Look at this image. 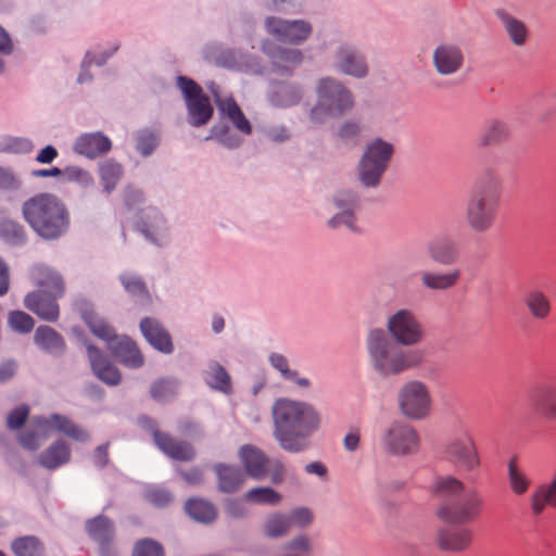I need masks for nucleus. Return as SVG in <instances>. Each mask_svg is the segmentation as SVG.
I'll return each instance as SVG.
<instances>
[{"instance_id":"obj_60","label":"nucleus","mask_w":556,"mask_h":556,"mask_svg":"<svg viewBox=\"0 0 556 556\" xmlns=\"http://www.w3.org/2000/svg\"><path fill=\"white\" fill-rule=\"evenodd\" d=\"M290 526L298 525L301 528L308 526L313 521V514L308 508L300 507L291 511L288 516Z\"/></svg>"},{"instance_id":"obj_43","label":"nucleus","mask_w":556,"mask_h":556,"mask_svg":"<svg viewBox=\"0 0 556 556\" xmlns=\"http://www.w3.org/2000/svg\"><path fill=\"white\" fill-rule=\"evenodd\" d=\"M533 407L541 417L547 420H556V391L552 388L542 390L535 396Z\"/></svg>"},{"instance_id":"obj_63","label":"nucleus","mask_w":556,"mask_h":556,"mask_svg":"<svg viewBox=\"0 0 556 556\" xmlns=\"http://www.w3.org/2000/svg\"><path fill=\"white\" fill-rule=\"evenodd\" d=\"M266 137L273 142H283L290 138V132L285 126H273L266 130Z\"/></svg>"},{"instance_id":"obj_31","label":"nucleus","mask_w":556,"mask_h":556,"mask_svg":"<svg viewBox=\"0 0 556 556\" xmlns=\"http://www.w3.org/2000/svg\"><path fill=\"white\" fill-rule=\"evenodd\" d=\"M111 146L110 139L100 132L85 134L77 138L74 150L81 155L93 159L110 151Z\"/></svg>"},{"instance_id":"obj_22","label":"nucleus","mask_w":556,"mask_h":556,"mask_svg":"<svg viewBox=\"0 0 556 556\" xmlns=\"http://www.w3.org/2000/svg\"><path fill=\"white\" fill-rule=\"evenodd\" d=\"M245 473L254 479H262L269 470V458L253 445H243L239 452Z\"/></svg>"},{"instance_id":"obj_41","label":"nucleus","mask_w":556,"mask_h":556,"mask_svg":"<svg viewBox=\"0 0 556 556\" xmlns=\"http://www.w3.org/2000/svg\"><path fill=\"white\" fill-rule=\"evenodd\" d=\"M34 340L40 349L50 353H60L65 348L63 338L48 326L38 327Z\"/></svg>"},{"instance_id":"obj_4","label":"nucleus","mask_w":556,"mask_h":556,"mask_svg":"<svg viewBox=\"0 0 556 556\" xmlns=\"http://www.w3.org/2000/svg\"><path fill=\"white\" fill-rule=\"evenodd\" d=\"M22 215L34 232L45 240H56L70 227V212L65 203L50 192L37 193L22 205Z\"/></svg>"},{"instance_id":"obj_15","label":"nucleus","mask_w":556,"mask_h":556,"mask_svg":"<svg viewBox=\"0 0 556 556\" xmlns=\"http://www.w3.org/2000/svg\"><path fill=\"white\" fill-rule=\"evenodd\" d=\"M419 435L416 429L405 422H393L383 435V444L387 451L393 455H408L419 448Z\"/></svg>"},{"instance_id":"obj_45","label":"nucleus","mask_w":556,"mask_h":556,"mask_svg":"<svg viewBox=\"0 0 556 556\" xmlns=\"http://www.w3.org/2000/svg\"><path fill=\"white\" fill-rule=\"evenodd\" d=\"M179 382L174 378H162L154 381L150 388V394L154 401L167 402L178 393Z\"/></svg>"},{"instance_id":"obj_12","label":"nucleus","mask_w":556,"mask_h":556,"mask_svg":"<svg viewBox=\"0 0 556 556\" xmlns=\"http://www.w3.org/2000/svg\"><path fill=\"white\" fill-rule=\"evenodd\" d=\"M387 330L393 341L402 346H415L425 338L420 320L408 308H401L393 313L387 320Z\"/></svg>"},{"instance_id":"obj_32","label":"nucleus","mask_w":556,"mask_h":556,"mask_svg":"<svg viewBox=\"0 0 556 556\" xmlns=\"http://www.w3.org/2000/svg\"><path fill=\"white\" fill-rule=\"evenodd\" d=\"M218 490L223 493H235L245 481L244 472L237 466L217 464L214 466Z\"/></svg>"},{"instance_id":"obj_35","label":"nucleus","mask_w":556,"mask_h":556,"mask_svg":"<svg viewBox=\"0 0 556 556\" xmlns=\"http://www.w3.org/2000/svg\"><path fill=\"white\" fill-rule=\"evenodd\" d=\"M277 72L291 73L303 61V54L298 49H276L267 52Z\"/></svg>"},{"instance_id":"obj_55","label":"nucleus","mask_w":556,"mask_h":556,"mask_svg":"<svg viewBox=\"0 0 556 556\" xmlns=\"http://www.w3.org/2000/svg\"><path fill=\"white\" fill-rule=\"evenodd\" d=\"M211 137L217 139L222 144L228 148H237L241 143V139L235 137L230 134V130L227 126H215L211 130Z\"/></svg>"},{"instance_id":"obj_6","label":"nucleus","mask_w":556,"mask_h":556,"mask_svg":"<svg viewBox=\"0 0 556 556\" xmlns=\"http://www.w3.org/2000/svg\"><path fill=\"white\" fill-rule=\"evenodd\" d=\"M81 317L90 331L108 343L111 353L125 366L138 368L143 364V356L137 344L127 337H117L114 328L92 308L81 309Z\"/></svg>"},{"instance_id":"obj_36","label":"nucleus","mask_w":556,"mask_h":556,"mask_svg":"<svg viewBox=\"0 0 556 556\" xmlns=\"http://www.w3.org/2000/svg\"><path fill=\"white\" fill-rule=\"evenodd\" d=\"M71 451L64 441H56L39 455V464L48 469H55L70 460Z\"/></svg>"},{"instance_id":"obj_1","label":"nucleus","mask_w":556,"mask_h":556,"mask_svg":"<svg viewBox=\"0 0 556 556\" xmlns=\"http://www.w3.org/2000/svg\"><path fill=\"white\" fill-rule=\"evenodd\" d=\"M273 435L280 447L290 453L303 452L308 447V438L320 426L316 408L302 401L278 399L271 407Z\"/></svg>"},{"instance_id":"obj_47","label":"nucleus","mask_w":556,"mask_h":556,"mask_svg":"<svg viewBox=\"0 0 556 556\" xmlns=\"http://www.w3.org/2000/svg\"><path fill=\"white\" fill-rule=\"evenodd\" d=\"M300 100L301 92L299 88L294 86H281L270 97L271 103L279 108H288L298 104Z\"/></svg>"},{"instance_id":"obj_2","label":"nucleus","mask_w":556,"mask_h":556,"mask_svg":"<svg viewBox=\"0 0 556 556\" xmlns=\"http://www.w3.org/2000/svg\"><path fill=\"white\" fill-rule=\"evenodd\" d=\"M366 350L371 368L383 378L417 368L425 359L422 350L400 348L381 328H374L368 332Z\"/></svg>"},{"instance_id":"obj_23","label":"nucleus","mask_w":556,"mask_h":556,"mask_svg":"<svg viewBox=\"0 0 556 556\" xmlns=\"http://www.w3.org/2000/svg\"><path fill=\"white\" fill-rule=\"evenodd\" d=\"M87 353L94 375L104 383L117 386L121 382V372L108 358L92 344H87Z\"/></svg>"},{"instance_id":"obj_20","label":"nucleus","mask_w":556,"mask_h":556,"mask_svg":"<svg viewBox=\"0 0 556 556\" xmlns=\"http://www.w3.org/2000/svg\"><path fill=\"white\" fill-rule=\"evenodd\" d=\"M426 251L432 262L445 266L457 263L460 257L458 244L448 236L432 238L427 242Z\"/></svg>"},{"instance_id":"obj_62","label":"nucleus","mask_w":556,"mask_h":556,"mask_svg":"<svg viewBox=\"0 0 556 556\" xmlns=\"http://www.w3.org/2000/svg\"><path fill=\"white\" fill-rule=\"evenodd\" d=\"M4 150L14 153H24L31 150V142L27 139L12 138L7 142Z\"/></svg>"},{"instance_id":"obj_46","label":"nucleus","mask_w":556,"mask_h":556,"mask_svg":"<svg viewBox=\"0 0 556 556\" xmlns=\"http://www.w3.org/2000/svg\"><path fill=\"white\" fill-rule=\"evenodd\" d=\"M11 548L16 556H45L41 542L35 536H23L12 542Z\"/></svg>"},{"instance_id":"obj_16","label":"nucleus","mask_w":556,"mask_h":556,"mask_svg":"<svg viewBox=\"0 0 556 556\" xmlns=\"http://www.w3.org/2000/svg\"><path fill=\"white\" fill-rule=\"evenodd\" d=\"M267 31L279 41L300 45L312 34V25L303 20L288 21L278 17L266 20Z\"/></svg>"},{"instance_id":"obj_57","label":"nucleus","mask_w":556,"mask_h":556,"mask_svg":"<svg viewBox=\"0 0 556 556\" xmlns=\"http://www.w3.org/2000/svg\"><path fill=\"white\" fill-rule=\"evenodd\" d=\"M63 177L68 181H75L81 186H89L92 184V177L90 174L79 167H66L63 169Z\"/></svg>"},{"instance_id":"obj_52","label":"nucleus","mask_w":556,"mask_h":556,"mask_svg":"<svg viewBox=\"0 0 556 556\" xmlns=\"http://www.w3.org/2000/svg\"><path fill=\"white\" fill-rule=\"evenodd\" d=\"M9 325L17 332L27 333L34 328V319L24 312L15 311L9 315Z\"/></svg>"},{"instance_id":"obj_54","label":"nucleus","mask_w":556,"mask_h":556,"mask_svg":"<svg viewBox=\"0 0 556 556\" xmlns=\"http://www.w3.org/2000/svg\"><path fill=\"white\" fill-rule=\"evenodd\" d=\"M121 281H122L123 286L125 287V289L130 294L138 295V296L148 295L146 285L141 280V278H139L135 275L125 274V275L121 276Z\"/></svg>"},{"instance_id":"obj_17","label":"nucleus","mask_w":556,"mask_h":556,"mask_svg":"<svg viewBox=\"0 0 556 556\" xmlns=\"http://www.w3.org/2000/svg\"><path fill=\"white\" fill-rule=\"evenodd\" d=\"M333 204L338 212L329 219V227L338 228L345 226L352 231H359V227L357 226V213L359 211L358 197L350 190H342L334 195Z\"/></svg>"},{"instance_id":"obj_59","label":"nucleus","mask_w":556,"mask_h":556,"mask_svg":"<svg viewBox=\"0 0 556 556\" xmlns=\"http://www.w3.org/2000/svg\"><path fill=\"white\" fill-rule=\"evenodd\" d=\"M159 143L157 137L152 132H144L138 137L137 150L144 156L150 155Z\"/></svg>"},{"instance_id":"obj_50","label":"nucleus","mask_w":556,"mask_h":556,"mask_svg":"<svg viewBox=\"0 0 556 556\" xmlns=\"http://www.w3.org/2000/svg\"><path fill=\"white\" fill-rule=\"evenodd\" d=\"M290 529V520L288 516L274 514L265 522L264 531L269 538H280Z\"/></svg>"},{"instance_id":"obj_10","label":"nucleus","mask_w":556,"mask_h":556,"mask_svg":"<svg viewBox=\"0 0 556 556\" xmlns=\"http://www.w3.org/2000/svg\"><path fill=\"white\" fill-rule=\"evenodd\" d=\"M397 405L401 413L413 420H421L429 416L432 397L428 386L420 380L405 382L397 393Z\"/></svg>"},{"instance_id":"obj_42","label":"nucleus","mask_w":556,"mask_h":556,"mask_svg":"<svg viewBox=\"0 0 556 556\" xmlns=\"http://www.w3.org/2000/svg\"><path fill=\"white\" fill-rule=\"evenodd\" d=\"M498 16L511 42L518 47L523 46L528 38V29L525 23L504 12L500 13Z\"/></svg>"},{"instance_id":"obj_14","label":"nucleus","mask_w":556,"mask_h":556,"mask_svg":"<svg viewBox=\"0 0 556 556\" xmlns=\"http://www.w3.org/2000/svg\"><path fill=\"white\" fill-rule=\"evenodd\" d=\"M139 422L143 429L152 433L155 445L168 457L181 462H188L194 457L195 452L191 444L160 431L153 419L143 416L139 418Z\"/></svg>"},{"instance_id":"obj_3","label":"nucleus","mask_w":556,"mask_h":556,"mask_svg":"<svg viewBox=\"0 0 556 556\" xmlns=\"http://www.w3.org/2000/svg\"><path fill=\"white\" fill-rule=\"evenodd\" d=\"M502 194L501 179L493 170L484 172L473 184L464 213L466 225L472 232L484 233L495 225Z\"/></svg>"},{"instance_id":"obj_28","label":"nucleus","mask_w":556,"mask_h":556,"mask_svg":"<svg viewBox=\"0 0 556 556\" xmlns=\"http://www.w3.org/2000/svg\"><path fill=\"white\" fill-rule=\"evenodd\" d=\"M529 501L533 516L542 515L548 506L556 508V467L551 480L535 488Z\"/></svg>"},{"instance_id":"obj_38","label":"nucleus","mask_w":556,"mask_h":556,"mask_svg":"<svg viewBox=\"0 0 556 556\" xmlns=\"http://www.w3.org/2000/svg\"><path fill=\"white\" fill-rule=\"evenodd\" d=\"M507 480L511 492L517 496L525 495L532 483L531 478L519 467L517 457L510 458L507 464Z\"/></svg>"},{"instance_id":"obj_34","label":"nucleus","mask_w":556,"mask_h":556,"mask_svg":"<svg viewBox=\"0 0 556 556\" xmlns=\"http://www.w3.org/2000/svg\"><path fill=\"white\" fill-rule=\"evenodd\" d=\"M472 541V533L469 529H444L438 534V542L441 548L452 552H460L469 547Z\"/></svg>"},{"instance_id":"obj_13","label":"nucleus","mask_w":556,"mask_h":556,"mask_svg":"<svg viewBox=\"0 0 556 556\" xmlns=\"http://www.w3.org/2000/svg\"><path fill=\"white\" fill-rule=\"evenodd\" d=\"M177 86L182 92L190 125L200 127L207 124L214 110L202 88L186 76L177 77Z\"/></svg>"},{"instance_id":"obj_49","label":"nucleus","mask_w":556,"mask_h":556,"mask_svg":"<svg viewBox=\"0 0 556 556\" xmlns=\"http://www.w3.org/2000/svg\"><path fill=\"white\" fill-rule=\"evenodd\" d=\"M244 498L255 504L276 505L280 502L281 495L271 488H254L245 493Z\"/></svg>"},{"instance_id":"obj_9","label":"nucleus","mask_w":556,"mask_h":556,"mask_svg":"<svg viewBox=\"0 0 556 556\" xmlns=\"http://www.w3.org/2000/svg\"><path fill=\"white\" fill-rule=\"evenodd\" d=\"M393 153L392 143L381 138L370 141L358 163L359 181L368 188L377 187L389 167Z\"/></svg>"},{"instance_id":"obj_33","label":"nucleus","mask_w":556,"mask_h":556,"mask_svg":"<svg viewBox=\"0 0 556 556\" xmlns=\"http://www.w3.org/2000/svg\"><path fill=\"white\" fill-rule=\"evenodd\" d=\"M215 102L218 111L229 121L232 125L242 134L250 135L252 132V126L244 116L238 103L232 97L220 98L215 94Z\"/></svg>"},{"instance_id":"obj_11","label":"nucleus","mask_w":556,"mask_h":556,"mask_svg":"<svg viewBox=\"0 0 556 556\" xmlns=\"http://www.w3.org/2000/svg\"><path fill=\"white\" fill-rule=\"evenodd\" d=\"M482 505L481 496L476 491H470L452 501L440 503L437 516L447 523L465 525L480 516Z\"/></svg>"},{"instance_id":"obj_40","label":"nucleus","mask_w":556,"mask_h":556,"mask_svg":"<svg viewBox=\"0 0 556 556\" xmlns=\"http://www.w3.org/2000/svg\"><path fill=\"white\" fill-rule=\"evenodd\" d=\"M268 359L273 368H275L280 374L282 379L291 381L302 389H307L311 386L309 379L300 377L296 370L290 369L289 361L285 355L279 353H271Z\"/></svg>"},{"instance_id":"obj_48","label":"nucleus","mask_w":556,"mask_h":556,"mask_svg":"<svg viewBox=\"0 0 556 556\" xmlns=\"http://www.w3.org/2000/svg\"><path fill=\"white\" fill-rule=\"evenodd\" d=\"M122 175V166L114 161H106L100 166V177L108 192L115 188Z\"/></svg>"},{"instance_id":"obj_7","label":"nucleus","mask_w":556,"mask_h":556,"mask_svg":"<svg viewBox=\"0 0 556 556\" xmlns=\"http://www.w3.org/2000/svg\"><path fill=\"white\" fill-rule=\"evenodd\" d=\"M317 103L311 110V119L320 124L329 117H339L354 105L351 91L333 78H321L317 85Z\"/></svg>"},{"instance_id":"obj_5","label":"nucleus","mask_w":556,"mask_h":556,"mask_svg":"<svg viewBox=\"0 0 556 556\" xmlns=\"http://www.w3.org/2000/svg\"><path fill=\"white\" fill-rule=\"evenodd\" d=\"M36 279L45 290L28 293L24 299L25 307L41 319L54 321L60 314L56 298L64 294V281L58 273L42 266L36 268Z\"/></svg>"},{"instance_id":"obj_30","label":"nucleus","mask_w":556,"mask_h":556,"mask_svg":"<svg viewBox=\"0 0 556 556\" xmlns=\"http://www.w3.org/2000/svg\"><path fill=\"white\" fill-rule=\"evenodd\" d=\"M463 481L454 476H438L430 485V493L440 503L452 501L465 493Z\"/></svg>"},{"instance_id":"obj_51","label":"nucleus","mask_w":556,"mask_h":556,"mask_svg":"<svg viewBox=\"0 0 556 556\" xmlns=\"http://www.w3.org/2000/svg\"><path fill=\"white\" fill-rule=\"evenodd\" d=\"M132 556H165V553L159 542L152 539H142L136 542Z\"/></svg>"},{"instance_id":"obj_18","label":"nucleus","mask_w":556,"mask_h":556,"mask_svg":"<svg viewBox=\"0 0 556 556\" xmlns=\"http://www.w3.org/2000/svg\"><path fill=\"white\" fill-rule=\"evenodd\" d=\"M85 528L89 538L98 544L101 556H116V551L113 545L115 527L110 518L99 515L88 519Z\"/></svg>"},{"instance_id":"obj_37","label":"nucleus","mask_w":556,"mask_h":556,"mask_svg":"<svg viewBox=\"0 0 556 556\" xmlns=\"http://www.w3.org/2000/svg\"><path fill=\"white\" fill-rule=\"evenodd\" d=\"M185 510L193 520L202 523H211L217 517L215 506L199 497L189 498L185 504Z\"/></svg>"},{"instance_id":"obj_25","label":"nucleus","mask_w":556,"mask_h":556,"mask_svg":"<svg viewBox=\"0 0 556 556\" xmlns=\"http://www.w3.org/2000/svg\"><path fill=\"white\" fill-rule=\"evenodd\" d=\"M34 421L39 428L51 427L55 431L62 432L75 441L85 442L89 439V434L86 430L62 415L53 414L49 419L36 417Z\"/></svg>"},{"instance_id":"obj_56","label":"nucleus","mask_w":556,"mask_h":556,"mask_svg":"<svg viewBox=\"0 0 556 556\" xmlns=\"http://www.w3.org/2000/svg\"><path fill=\"white\" fill-rule=\"evenodd\" d=\"M361 130V125L357 122L348 121L338 129V137L345 142H356Z\"/></svg>"},{"instance_id":"obj_44","label":"nucleus","mask_w":556,"mask_h":556,"mask_svg":"<svg viewBox=\"0 0 556 556\" xmlns=\"http://www.w3.org/2000/svg\"><path fill=\"white\" fill-rule=\"evenodd\" d=\"M0 238L12 245H21L26 242L27 235L18 222L3 218L0 220Z\"/></svg>"},{"instance_id":"obj_39","label":"nucleus","mask_w":556,"mask_h":556,"mask_svg":"<svg viewBox=\"0 0 556 556\" xmlns=\"http://www.w3.org/2000/svg\"><path fill=\"white\" fill-rule=\"evenodd\" d=\"M207 386L214 390L229 394L232 389L231 378L226 369L217 362H211L204 374Z\"/></svg>"},{"instance_id":"obj_26","label":"nucleus","mask_w":556,"mask_h":556,"mask_svg":"<svg viewBox=\"0 0 556 556\" xmlns=\"http://www.w3.org/2000/svg\"><path fill=\"white\" fill-rule=\"evenodd\" d=\"M510 136V128L506 122L491 119L479 131L477 146L479 148L495 147L504 143Z\"/></svg>"},{"instance_id":"obj_58","label":"nucleus","mask_w":556,"mask_h":556,"mask_svg":"<svg viewBox=\"0 0 556 556\" xmlns=\"http://www.w3.org/2000/svg\"><path fill=\"white\" fill-rule=\"evenodd\" d=\"M29 414V408L27 405H21L13 409L7 418V425L10 429L15 430L20 429L26 421L27 416Z\"/></svg>"},{"instance_id":"obj_64","label":"nucleus","mask_w":556,"mask_h":556,"mask_svg":"<svg viewBox=\"0 0 556 556\" xmlns=\"http://www.w3.org/2000/svg\"><path fill=\"white\" fill-rule=\"evenodd\" d=\"M58 155L59 152L53 146H47L39 151L36 161L40 164H51Z\"/></svg>"},{"instance_id":"obj_61","label":"nucleus","mask_w":556,"mask_h":556,"mask_svg":"<svg viewBox=\"0 0 556 556\" xmlns=\"http://www.w3.org/2000/svg\"><path fill=\"white\" fill-rule=\"evenodd\" d=\"M20 185L18 178L12 170L0 167V190H16Z\"/></svg>"},{"instance_id":"obj_24","label":"nucleus","mask_w":556,"mask_h":556,"mask_svg":"<svg viewBox=\"0 0 556 556\" xmlns=\"http://www.w3.org/2000/svg\"><path fill=\"white\" fill-rule=\"evenodd\" d=\"M462 273L458 268H451L445 271L421 270L419 273L421 286L430 291H446L454 288Z\"/></svg>"},{"instance_id":"obj_29","label":"nucleus","mask_w":556,"mask_h":556,"mask_svg":"<svg viewBox=\"0 0 556 556\" xmlns=\"http://www.w3.org/2000/svg\"><path fill=\"white\" fill-rule=\"evenodd\" d=\"M523 305L529 315L538 321H545L552 314V301L541 289H531L523 295Z\"/></svg>"},{"instance_id":"obj_27","label":"nucleus","mask_w":556,"mask_h":556,"mask_svg":"<svg viewBox=\"0 0 556 556\" xmlns=\"http://www.w3.org/2000/svg\"><path fill=\"white\" fill-rule=\"evenodd\" d=\"M140 329L147 341L163 353H172L173 343L169 333L153 318H143Z\"/></svg>"},{"instance_id":"obj_53","label":"nucleus","mask_w":556,"mask_h":556,"mask_svg":"<svg viewBox=\"0 0 556 556\" xmlns=\"http://www.w3.org/2000/svg\"><path fill=\"white\" fill-rule=\"evenodd\" d=\"M146 500L156 507H166L173 502V495L169 491L160 486L147 489Z\"/></svg>"},{"instance_id":"obj_8","label":"nucleus","mask_w":556,"mask_h":556,"mask_svg":"<svg viewBox=\"0 0 556 556\" xmlns=\"http://www.w3.org/2000/svg\"><path fill=\"white\" fill-rule=\"evenodd\" d=\"M440 454L457 471L472 472L481 465L475 438L462 422L454 427L453 435L441 446Z\"/></svg>"},{"instance_id":"obj_19","label":"nucleus","mask_w":556,"mask_h":556,"mask_svg":"<svg viewBox=\"0 0 556 556\" xmlns=\"http://www.w3.org/2000/svg\"><path fill=\"white\" fill-rule=\"evenodd\" d=\"M334 67L345 74L356 78H363L368 74V64L365 56L354 47L349 45L341 46L334 58Z\"/></svg>"},{"instance_id":"obj_21","label":"nucleus","mask_w":556,"mask_h":556,"mask_svg":"<svg viewBox=\"0 0 556 556\" xmlns=\"http://www.w3.org/2000/svg\"><path fill=\"white\" fill-rule=\"evenodd\" d=\"M433 66L440 75H453L458 72L464 63L462 50L451 43L438 46L432 54Z\"/></svg>"}]
</instances>
